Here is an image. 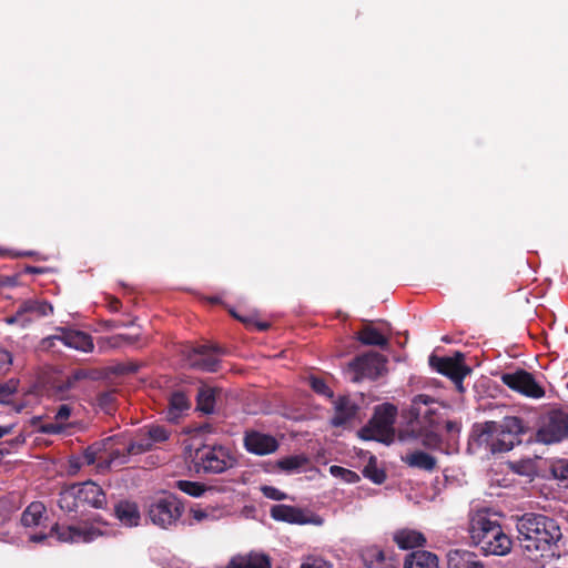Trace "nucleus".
<instances>
[{
	"instance_id": "0eeeda50",
	"label": "nucleus",
	"mask_w": 568,
	"mask_h": 568,
	"mask_svg": "<svg viewBox=\"0 0 568 568\" xmlns=\"http://www.w3.org/2000/svg\"><path fill=\"white\" fill-rule=\"evenodd\" d=\"M465 356L460 352H456L454 356L438 357L436 355L429 356V365L433 369L442 375L449 377L457 390L464 393L465 388L463 379L470 373V368L464 363Z\"/></svg>"
},
{
	"instance_id": "dca6fc26",
	"label": "nucleus",
	"mask_w": 568,
	"mask_h": 568,
	"mask_svg": "<svg viewBox=\"0 0 568 568\" xmlns=\"http://www.w3.org/2000/svg\"><path fill=\"white\" fill-rule=\"evenodd\" d=\"M80 499L84 505L102 509L106 505V496L103 489L93 481L79 483Z\"/></svg>"
},
{
	"instance_id": "bb28decb",
	"label": "nucleus",
	"mask_w": 568,
	"mask_h": 568,
	"mask_svg": "<svg viewBox=\"0 0 568 568\" xmlns=\"http://www.w3.org/2000/svg\"><path fill=\"white\" fill-rule=\"evenodd\" d=\"M226 568H271V565L265 555L250 554L234 557Z\"/></svg>"
},
{
	"instance_id": "e433bc0d",
	"label": "nucleus",
	"mask_w": 568,
	"mask_h": 568,
	"mask_svg": "<svg viewBox=\"0 0 568 568\" xmlns=\"http://www.w3.org/2000/svg\"><path fill=\"white\" fill-rule=\"evenodd\" d=\"M175 485L181 491L192 497H200L206 490V487L197 481L178 480Z\"/></svg>"
},
{
	"instance_id": "f03ea898",
	"label": "nucleus",
	"mask_w": 568,
	"mask_h": 568,
	"mask_svg": "<svg viewBox=\"0 0 568 568\" xmlns=\"http://www.w3.org/2000/svg\"><path fill=\"white\" fill-rule=\"evenodd\" d=\"M517 539L528 552H544L561 538L557 521L548 516L526 513L516 517Z\"/></svg>"
},
{
	"instance_id": "7c9ffc66",
	"label": "nucleus",
	"mask_w": 568,
	"mask_h": 568,
	"mask_svg": "<svg viewBox=\"0 0 568 568\" xmlns=\"http://www.w3.org/2000/svg\"><path fill=\"white\" fill-rule=\"evenodd\" d=\"M104 446V443H97L85 448L81 456L82 464L90 466L95 463H99L105 465L106 467H110L113 464L110 463L111 455L108 458H104L102 456V450Z\"/></svg>"
},
{
	"instance_id": "4d7b16f0",
	"label": "nucleus",
	"mask_w": 568,
	"mask_h": 568,
	"mask_svg": "<svg viewBox=\"0 0 568 568\" xmlns=\"http://www.w3.org/2000/svg\"><path fill=\"white\" fill-rule=\"evenodd\" d=\"M113 400V395L112 394H109V393H105L103 394L101 397H100V403L102 405H108L109 403H111Z\"/></svg>"
},
{
	"instance_id": "6e6552de",
	"label": "nucleus",
	"mask_w": 568,
	"mask_h": 568,
	"mask_svg": "<svg viewBox=\"0 0 568 568\" xmlns=\"http://www.w3.org/2000/svg\"><path fill=\"white\" fill-rule=\"evenodd\" d=\"M196 459L205 473L212 474H221L236 464L230 449L223 446H205L197 449Z\"/></svg>"
},
{
	"instance_id": "4468645a",
	"label": "nucleus",
	"mask_w": 568,
	"mask_h": 568,
	"mask_svg": "<svg viewBox=\"0 0 568 568\" xmlns=\"http://www.w3.org/2000/svg\"><path fill=\"white\" fill-rule=\"evenodd\" d=\"M244 446L247 452L263 456L274 453L278 448V443L271 435L252 430L245 433Z\"/></svg>"
},
{
	"instance_id": "052dcab7",
	"label": "nucleus",
	"mask_w": 568,
	"mask_h": 568,
	"mask_svg": "<svg viewBox=\"0 0 568 568\" xmlns=\"http://www.w3.org/2000/svg\"><path fill=\"white\" fill-rule=\"evenodd\" d=\"M26 271H27L28 273H39V272H40V270H39L38 267H34V266H28V267L26 268Z\"/></svg>"
},
{
	"instance_id": "b1692460",
	"label": "nucleus",
	"mask_w": 568,
	"mask_h": 568,
	"mask_svg": "<svg viewBox=\"0 0 568 568\" xmlns=\"http://www.w3.org/2000/svg\"><path fill=\"white\" fill-rule=\"evenodd\" d=\"M357 413V406L348 398L341 397L335 403V414L332 418L334 426H343L348 423Z\"/></svg>"
},
{
	"instance_id": "1a4fd4ad",
	"label": "nucleus",
	"mask_w": 568,
	"mask_h": 568,
	"mask_svg": "<svg viewBox=\"0 0 568 568\" xmlns=\"http://www.w3.org/2000/svg\"><path fill=\"white\" fill-rule=\"evenodd\" d=\"M226 351L214 344H203L191 348L185 356L186 364L203 372H216L220 366L219 356Z\"/></svg>"
},
{
	"instance_id": "9b49d317",
	"label": "nucleus",
	"mask_w": 568,
	"mask_h": 568,
	"mask_svg": "<svg viewBox=\"0 0 568 568\" xmlns=\"http://www.w3.org/2000/svg\"><path fill=\"white\" fill-rule=\"evenodd\" d=\"M568 435V417L565 413L554 410L548 414L536 434V439L542 444H554Z\"/></svg>"
},
{
	"instance_id": "de8ad7c7",
	"label": "nucleus",
	"mask_w": 568,
	"mask_h": 568,
	"mask_svg": "<svg viewBox=\"0 0 568 568\" xmlns=\"http://www.w3.org/2000/svg\"><path fill=\"white\" fill-rule=\"evenodd\" d=\"M261 491L266 498L272 500H284L287 497L285 493L273 486H262Z\"/></svg>"
},
{
	"instance_id": "f3484780",
	"label": "nucleus",
	"mask_w": 568,
	"mask_h": 568,
	"mask_svg": "<svg viewBox=\"0 0 568 568\" xmlns=\"http://www.w3.org/2000/svg\"><path fill=\"white\" fill-rule=\"evenodd\" d=\"M154 445L152 444V439H150L146 435L142 436L135 442H132L125 449V452H120L119 449L111 452V460L110 463H116V465H124L129 462V457L131 455H139L152 449Z\"/></svg>"
},
{
	"instance_id": "58836bf2",
	"label": "nucleus",
	"mask_w": 568,
	"mask_h": 568,
	"mask_svg": "<svg viewBox=\"0 0 568 568\" xmlns=\"http://www.w3.org/2000/svg\"><path fill=\"white\" fill-rule=\"evenodd\" d=\"M329 471L334 477L342 478L344 481L349 484H354L359 480V476L355 471L341 466H331Z\"/></svg>"
},
{
	"instance_id": "603ef678",
	"label": "nucleus",
	"mask_w": 568,
	"mask_h": 568,
	"mask_svg": "<svg viewBox=\"0 0 568 568\" xmlns=\"http://www.w3.org/2000/svg\"><path fill=\"white\" fill-rule=\"evenodd\" d=\"M12 363V355L10 352L0 348V369H3L6 366Z\"/></svg>"
},
{
	"instance_id": "bf43d9fd",
	"label": "nucleus",
	"mask_w": 568,
	"mask_h": 568,
	"mask_svg": "<svg viewBox=\"0 0 568 568\" xmlns=\"http://www.w3.org/2000/svg\"><path fill=\"white\" fill-rule=\"evenodd\" d=\"M10 432V427H0V438Z\"/></svg>"
},
{
	"instance_id": "ddd939ff",
	"label": "nucleus",
	"mask_w": 568,
	"mask_h": 568,
	"mask_svg": "<svg viewBox=\"0 0 568 568\" xmlns=\"http://www.w3.org/2000/svg\"><path fill=\"white\" fill-rule=\"evenodd\" d=\"M51 536H57L62 542H90L101 535L100 530L92 526H52Z\"/></svg>"
},
{
	"instance_id": "864d4df0",
	"label": "nucleus",
	"mask_w": 568,
	"mask_h": 568,
	"mask_svg": "<svg viewBox=\"0 0 568 568\" xmlns=\"http://www.w3.org/2000/svg\"><path fill=\"white\" fill-rule=\"evenodd\" d=\"M6 321H7L8 324H13V323L22 322V325H27V323H24L23 315L19 314V308H17V312H16L14 315L8 317Z\"/></svg>"
},
{
	"instance_id": "f704fd0d",
	"label": "nucleus",
	"mask_w": 568,
	"mask_h": 568,
	"mask_svg": "<svg viewBox=\"0 0 568 568\" xmlns=\"http://www.w3.org/2000/svg\"><path fill=\"white\" fill-rule=\"evenodd\" d=\"M363 475L374 484L381 485L385 481V471L377 467L376 458L371 457L368 464L363 469Z\"/></svg>"
},
{
	"instance_id": "37998d69",
	"label": "nucleus",
	"mask_w": 568,
	"mask_h": 568,
	"mask_svg": "<svg viewBox=\"0 0 568 568\" xmlns=\"http://www.w3.org/2000/svg\"><path fill=\"white\" fill-rule=\"evenodd\" d=\"M72 407L70 404H60L54 410V418L62 424L65 428L70 426L67 423L69 417L71 416Z\"/></svg>"
},
{
	"instance_id": "aec40b11",
	"label": "nucleus",
	"mask_w": 568,
	"mask_h": 568,
	"mask_svg": "<svg viewBox=\"0 0 568 568\" xmlns=\"http://www.w3.org/2000/svg\"><path fill=\"white\" fill-rule=\"evenodd\" d=\"M447 564L449 568H484V564L477 559L476 554L464 549L449 550Z\"/></svg>"
},
{
	"instance_id": "412c9836",
	"label": "nucleus",
	"mask_w": 568,
	"mask_h": 568,
	"mask_svg": "<svg viewBox=\"0 0 568 568\" xmlns=\"http://www.w3.org/2000/svg\"><path fill=\"white\" fill-rule=\"evenodd\" d=\"M115 517L126 527H136L141 520V514L135 503L121 500L114 507Z\"/></svg>"
},
{
	"instance_id": "7ed1b4c3",
	"label": "nucleus",
	"mask_w": 568,
	"mask_h": 568,
	"mask_svg": "<svg viewBox=\"0 0 568 568\" xmlns=\"http://www.w3.org/2000/svg\"><path fill=\"white\" fill-rule=\"evenodd\" d=\"M468 534L471 544L485 556H506L510 552L513 541L505 534L497 520H493L486 509L470 515Z\"/></svg>"
},
{
	"instance_id": "c03bdc74",
	"label": "nucleus",
	"mask_w": 568,
	"mask_h": 568,
	"mask_svg": "<svg viewBox=\"0 0 568 568\" xmlns=\"http://www.w3.org/2000/svg\"><path fill=\"white\" fill-rule=\"evenodd\" d=\"M65 429L67 428L64 426H62V424H60V422H58L54 417H53V420H48V422L41 424L39 427V430L41 433L50 434V435L64 433Z\"/></svg>"
},
{
	"instance_id": "8fccbe9b",
	"label": "nucleus",
	"mask_w": 568,
	"mask_h": 568,
	"mask_svg": "<svg viewBox=\"0 0 568 568\" xmlns=\"http://www.w3.org/2000/svg\"><path fill=\"white\" fill-rule=\"evenodd\" d=\"M57 342H61L60 335L47 336L41 339L38 348L40 351H50L51 348H53L55 346Z\"/></svg>"
},
{
	"instance_id": "e2e57ef3",
	"label": "nucleus",
	"mask_w": 568,
	"mask_h": 568,
	"mask_svg": "<svg viewBox=\"0 0 568 568\" xmlns=\"http://www.w3.org/2000/svg\"><path fill=\"white\" fill-rule=\"evenodd\" d=\"M119 304H120V302H119L118 300H115V301L111 304V308H112L113 311H118V310H119Z\"/></svg>"
},
{
	"instance_id": "69168bd1",
	"label": "nucleus",
	"mask_w": 568,
	"mask_h": 568,
	"mask_svg": "<svg viewBox=\"0 0 568 568\" xmlns=\"http://www.w3.org/2000/svg\"><path fill=\"white\" fill-rule=\"evenodd\" d=\"M32 254H33L32 252H26V253H21L20 255L30 256V255H32Z\"/></svg>"
},
{
	"instance_id": "09e8293b",
	"label": "nucleus",
	"mask_w": 568,
	"mask_h": 568,
	"mask_svg": "<svg viewBox=\"0 0 568 568\" xmlns=\"http://www.w3.org/2000/svg\"><path fill=\"white\" fill-rule=\"evenodd\" d=\"M552 473L559 480H568V459L559 460L552 466Z\"/></svg>"
},
{
	"instance_id": "c85d7f7f",
	"label": "nucleus",
	"mask_w": 568,
	"mask_h": 568,
	"mask_svg": "<svg viewBox=\"0 0 568 568\" xmlns=\"http://www.w3.org/2000/svg\"><path fill=\"white\" fill-rule=\"evenodd\" d=\"M403 462L409 467L432 471L436 467V459L432 455L416 450L403 457Z\"/></svg>"
},
{
	"instance_id": "cd10ccee",
	"label": "nucleus",
	"mask_w": 568,
	"mask_h": 568,
	"mask_svg": "<svg viewBox=\"0 0 568 568\" xmlns=\"http://www.w3.org/2000/svg\"><path fill=\"white\" fill-rule=\"evenodd\" d=\"M394 540L402 549L423 546L426 541L424 535L414 529H400L394 534Z\"/></svg>"
},
{
	"instance_id": "423d86ee",
	"label": "nucleus",
	"mask_w": 568,
	"mask_h": 568,
	"mask_svg": "<svg viewBox=\"0 0 568 568\" xmlns=\"http://www.w3.org/2000/svg\"><path fill=\"white\" fill-rule=\"evenodd\" d=\"M445 406L434 397L419 394L412 399L409 413L420 428H434L443 419Z\"/></svg>"
},
{
	"instance_id": "2f4dec72",
	"label": "nucleus",
	"mask_w": 568,
	"mask_h": 568,
	"mask_svg": "<svg viewBox=\"0 0 568 568\" xmlns=\"http://www.w3.org/2000/svg\"><path fill=\"white\" fill-rule=\"evenodd\" d=\"M45 513V507L40 501L31 503L21 515V524L24 527L38 526Z\"/></svg>"
},
{
	"instance_id": "49530a36",
	"label": "nucleus",
	"mask_w": 568,
	"mask_h": 568,
	"mask_svg": "<svg viewBox=\"0 0 568 568\" xmlns=\"http://www.w3.org/2000/svg\"><path fill=\"white\" fill-rule=\"evenodd\" d=\"M310 384H311V387L313 388V390L316 392L317 394H321V395H324L327 397L333 396V392L331 390V388L326 385V383L322 378L312 376L310 378Z\"/></svg>"
},
{
	"instance_id": "338daca9",
	"label": "nucleus",
	"mask_w": 568,
	"mask_h": 568,
	"mask_svg": "<svg viewBox=\"0 0 568 568\" xmlns=\"http://www.w3.org/2000/svg\"><path fill=\"white\" fill-rule=\"evenodd\" d=\"M232 315L236 318H240L241 321H244L243 318H241L240 316L236 315V313L232 312Z\"/></svg>"
},
{
	"instance_id": "c9c22d12",
	"label": "nucleus",
	"mask_w": 568,
	"mask_h": 568,
	"mask_svg": "<svg viewBox=\"0 0 568 568\" xmlns=\"http://www.w3.org/2000/svg\"><path fill=\"white\" fill-rule=\"evenodd\" d=\"M306 463L307 458L303 455H294L280 459L277 466L284 471L292 473L302 468Z\"/></svg>"
},
{
	"instance_id": "0e129e2a",
	"label": "nucleus",
	"mask_w": 568,
	"mask_h": 568,
	"mask_svg": "<svg viewBox=\"0 0 568 568\" xmlns=\"http://www.w3.org/2000/svg\"><path fill=\"white\" fill-rule=\"evenodd\" d=\"M120 326H125V325L124 324H115V323L110 324V327H112V328H116V327H120Z\"/></svg>"
},
{
	"instance_id": "79ce46f5",
	"label": "nucleus",
	"mask_w": 568,
	"mask_h": 568,
	"mask_svg": "<svg viewBox=\"0 0 568 568\" xmlns=\"http://www.w3.org/2000/svg\"><path fill=\"white\" fill-rule=\"evenodd\" d=\"M17 392V382L9 381L7 383L0 384V403L8 404L11 400V397Z\"/></svg>"
},
{
	"instance_id": "5fc2aeb1",
	"label": "nucleus",
	"mask_w": 568,
	"mask_h": 568,
	"mask_svg": "<svg viewBox=\"0 0 568 568\" xmlns=\"http://www.w3.org/2000/svg\"><path fill=\"white\" fill-rule=\"evenodd\" d=\"M445 427H446V430L449 433L459 430V424L455 420H447Z\"/></svg>"
},
{
	"instance_id": "393cba45",
	"label": "nucleus",
	"mask_w": 568,
	"mask_h": 568,
	"mask_svg": "<svg viewBox=\"0 0 568 568\" xmlns=\"http://www.w3.org/2000/svg\"><path fill=\"white\" fill-rule=\"evenodd\" d=\"M58 504L60 508L64 511H77L80 506H83L82 500L80 499V489L79 483L72 484L59 494Z\"/></svg>"
},
{
	"instance_id": "4c0bfd02",
	"label": "nucleus",
	"mask_w": 568,
	"mask_h": 568,
	"mask_svg": "<svg viewBox=\"0 0 568 568\" xmlns=\"http://www.w3.org/2000/svg\"><path fill=\"white\" fill-rule=\"evenodd\" d=\"M422 444L429 449H437L442 445V437L433 428H420Z\"/></svg>"
},
{
	"instance_id": "6ab92c4d",
	"label": "nucleus",
	"mask_w": 568,
	"mask_h": 568,
	"mask_svg": "<svg viewBox=\"0 0 568 568\" xmlns=\"http://www.w3.org/2000/svg\"><path fill=\"white\" fill-rule=\"evenodd\" d=\"M61 343L70 348L81 352H91L93 349L92 337L81 331H71L59 328Z\"/></svg>"
},
{
	"instance_id": "20e7f679",
	"label": "nucleus",
	"mask_w": 568,
	"mask_h": 568,
	"mask_svg": "<svg viewBox=\"0 0 568 568\" xmlns=\"http://www.w3.org/2000/svg\"><path fill=\"white\" fill-rule=\"evenodd\" d=\"M395 417L396 408L393 405L384 404L376 407L368 425L361 430L362 438L390 444L394 439Z\"/></svg>"
},
{
	"instance_id": "3c124183",
	"label": "nucleus",
	"mask_w": 568,
	"mask_h": 568,
	"mask_svg": "<svg viewBox=\"0 0 568 568\" xmlns=\"http://www.w3.org/2000/svg\"><path fill=\"white\" fill-rule=\"evenodd\" d=\"M138 369H139V364L126 363V364L118 365L116 373H119V374H131V373L138 372Z\"/></svg>"
},
{
	"instance_id": "6e6d98bb",
	"label": "nucleus",
	"mask_w": 568,
	"mask_h": 568,
	"mask_svg": "<svg viewBox=\"0 0 568 568\" xmlns=\"http://www.w3.org/2000/svg\"><path fill=\"white\" fill-rule=\"evenodd\" d=\"M48 536L45 534H34L30 536V541L32 542H41L43 541Z\"/></svg>"
},
{
	"instance_id": "a18cd8bd",
	"label": "nucleus",
	"mask_w": 568,
	"mask_h": 568,
	"mask_svg": "<svg viewBox=\"0 0 568 568\" xmlns=\"http://www.w3.org/2000/svg\"><path fill=\"white\" fill-rule=\"evenodd\" d=\"M301 568H332V566L321 557L307 556L303 559Z\"/></svg>"
},
{
	"instance_id": "a19ab883",
	"label": "nucleus",
	"mask_w": 568,
	"mask_h": 568,
	"mask_svg": "<svg viewBox=\"0 0 568 568\" xmlns=\"http://www.w3.org/2000/svg\"><path fill=\"white\" fill-rule=\"evenodd\" d=\"M145 435L152 439L153 445L165 442L169 438V432L159 425L150 426Z\"/></svg>"
},
{
	"instance_id": "c756f323",
	"label": "nucleus",
	"mask_w": 568,
	"mask_h": 568,
	"mask_svg": "<svg viewBox=\"0 0 568 568\" xmlns=\"http://www.w3.org/2000/svg\"><path fill=\"white\" fill-rule=\"evenodd\" d=\"M357 339L363 345L378 346L382 349H387L389 345L388 339L383 336L378 329L369 325L365 326L361 332H358Z\"/></svg>"
},
{
	"instance_id": "ea45409f",
	"label": "nucleus",
	"mask_w": 568,
	"mask_h": 568,
	"mask_svg": "<svg viewBox=\"0 0 568 568\" xmlns=\"http://www.w3.org/2000/svg\"><path fill=\"white\" fill-rule=\"evenodd\" d=\"M190 515L194 523L212 521L215 519L214 510L209 508H191Z\"/></svg>"
},
{
	"instance_id": "5701e85b",
	"label": "nucleus",
	"mask_w": 568,
	"mask_h": 568,
	"mask_svg": "<svg viewBox=\"0 0 568 568\" xmlns=\"http://www.w3.org/2000/svg\"><path fill=\"white\" fill-rule=\"evenodd\" d=\"M404 568H439L438 558L430 551H413L406 556Z\"/></svg>"
},
{
	"instance_id": "a878e982",
	"label": "nucleus",
	"mask_w": 568,
	"mask_h": 568,
	"mask_svg": "<svg viewBox=\"0 0 568 568\" xmlns=\"http://www.w3.org/2000/svg\"><path fill=\"white\" fill-rule=\"evenodd\" d=\"M221 392L220 388L202 385L196 395L197 408L205 414H212Z\"/></svg>"
},
{
	"instance_id": "4be33fe9",
	"label": "nucleus",
	"mask_w": 568,
	"mask_h": 568,
	"mask_svg": "<svg viewBox=\"0 0 568 568\" xmlns=\"http://www.w3.org/2000/svg\"><path fill=\"white\" fill-rule=\"evenodd\" d=\"M191 404L189 398L182 392H174L171 394L165 412V417L171 423H176L179 418L190 409Z\"/></svg>"
},
{
	"instance_id": "13d9d810",
	"label": "nucleus",
	"mask_w": 568,
	"mask_h": 568,
	"mask_svg": "<svg viewBox=\"0 0 568 568\" xmlns=\"http://www.w3.org/2000/svg\"><path fill=\"white\" fill-rule=\"evenodd\" d=\"M118 337L125 339L128 343H133L136 339V337H132V336H128V335H119Z\"/></svg>"
},
{
	"instance_id": "9d476101",
	"label": "nucleus",
	"mask_w": 568,
	"mask_h": 568,
	"mask_svg": "<svg viewBox=\"0 0 568 568\" xmlns=\"http://www.w3.org/2000/svg\"><path fill=\"white\" fill-rule=\"evenodd\" d=\"M387 358L376 352H368L357 356L349 363V368L355 373L354 382L362 378L376 379L386 372Z\"/></svg>"
},
{
	"instance_id": "39448f33",
	"label": "nucleus",
	"mask_w": 568,
	"mask_h": 568,
	"mask_svg": "<svg viewBox=\"0 0 568 568\" xmlns=\"http://www.w3.org/2000/svg\"><path fill=\"white\" fill-rule=\"evenodd\" d=\"M183 510V504L175 496L170 495L158 498L149 505L148 518L153 525L170 529L178 525Z\"/></svg>"
},
{
	"instance_id": "680f3d73",
	"label": "nucleus",
	"mask_w": 568,
	"mask_h": 568,
	"mask_svg": "<svg viewBox=\"0 0 568 568\" xmlns=\"http://www.w3.org/2000/svg\"><path fill=\"white\" fill-rule=\"evenodd\" d=\"M257 327L260 331H266L268 328V324L267 323H258Z\"/></svg>"
},
{
	"instance_id": "2eb2a0df",
	"label": "nucleus",
	"mask_w": 568,
	"mask_h": 568,
	"mask_svg": "<svg viewBox=\"0 0 568 568\" xmlns=\"http://www.w3.org/2000/svg\"><path fill=\"white\" fill-rule=\"evenodd\" d=\"M270 514L271 517L277 521H284L296 525L313 523L310 516L305 514L302 509L290 505H273L270 509Z\"/></svg>"
},
{
	"instance_id": "f257e3e1",
	"label": "nucleus",
	"mask_w": 568,
	"mask_h": 568,
	"mask_svg": "<svg viewBox=\"0 0 568 568\" xmlns=\"http://www.w3.org/2000/svg\"><path fill=\"white\" fill-rule=\"evenodd\" d=\"M527 432L524 420L517 416H506L500 422L489 420L474 426L468 448L473 452L485 450L506 453L521 443L520 436Z\"/></svg>"
},
{
	"instance_id": "72a5a7b5",
	"label": "nucleus",
	"mask_w": 568,
	"mask_h": 568,
	"mask_svg": "<svg viewBox=\"0 0 568 568\" xmlns=\"http://www.w3.org/2000/svg\"><path fill=\"white\" fill-rule=\"evenodd\" d=\"M385 559L384 552L378 547H371L362 552V560L366 568H376Z\"/></svg>"
},
{
	"instance_id": "473e14b6",
	"label": "nucleus",
	"mask_w": 568,
	"mask_h": 568,
	"mask_svg": "<svg viewBox=\"0 0 568 568\" xmlns=\"http://www.w3.org/2000/svg\"><path fill=\"white\" fill-rule=\"evenodd\" d=\"M87 373L82 369L73 372L71 375L67 376L64 379L60 381L55 386V395L60 399L67 398V393L77 387V384L87 377Z\"/></svg>"
},
{
	"instance_id": "f8f14e48",
	"label": "nucleus",
	"mask_w": 568,
	"mask_h": 568,
	"mask_svg": "<svg viewBox=\"0 0 568 568\" xmlns=\"http://www.w3.org/2000/svg\"><path fill=\"white\" fill-rule=\"evenodd\" d=\"M501 382L510 389L520 393L527 397L540 398L545 395L541 385L535 379L532 374L518 369L514 373L501 375Z\"/></svg>"
},
{
	"instance_id": "a211bd4d",
	"label": "nucleus",
	"mask_w": 568,
	"mask_h": 568,
	"mask_svg": "<svg viewBox=\"0 0 568 568\" xmlns=\"http://www.w3.org/2000/svg\"><path fill=\"white\" fill-rule=\"evenodd\" d=\"M19 314L24 317V323L29 324L32 321L48 316L53 312V307L45 301L40 300H26L18 306Z\"/></svg>"
}]
</instances>
